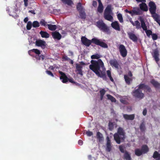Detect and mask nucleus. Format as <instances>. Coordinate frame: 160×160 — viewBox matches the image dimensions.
<instances>
[{
	"instance_id": "052dcab7",
	"label": "nucleus",
	"mask_w": 160,
	"mask_h": 160,
	"mask_svg": "<svg viewBox=\"0 0 160 160\" xmlns=\"http://www.w3.org/2000/svg\"><path fill=\"white\" fill-rule=\"evenodd\" d=\"M62 58L65 60L67 61L70 60V59L67 56H63Z\"/></svg>"
},
{
	"instance_id": "f8f14e48",
	"label": "nucleus",
	"mask_w": 160,
	"mask_h": 160,
	"mask_svg": "<svg viewBox=\"0 0 160 160\" xmlns=\"http://www.w3.org/2000/svg\"><path fill=\"white\" fill-rule=\"evenodd\" d=\"M59 73L61 75L60 77V78L61 80H62V82L63 83H66L68 81V78L63 72L59 71Z\"/></svg>"
},
{
	"instance_id": "3c124183",
	"label": "nucleus",
	"mask_w": 160,
	"mask_h": 160,
	"mask_svg": "<svg viewBox=\"0 0 160 160\" xmlns=\"http://www.w3.org/2000/svg\"><path fill=\"white\" fill-rule=\"evenodd\" d=\"M100 95H104L105 94L106 91L104 89H102V90L100 91Z\"/></svg>"
},
{
	"instance_id": "9d476101",
	"label": "nucleus",
	"mask_w": 160,
	"mask_h": 160,
	"mask_svg": "<svg viewBox=\"0 0 160 160\" xmlns=\"http://www.w3.org/2000/svg\"><path fill=\"white\" fill-rule=\"evenodd\" d=\"M142 23V28L143 30L145 31L147 36L148 37H150V35L152 34V32L150 30H147V26L145 23V22H143L142 20H141Z\"/></svg>"
},
{
	"instance_id": "ea45409f",
	"label": "nucleus",
	"mask_w": 160,
	"mask_h": 160,
	"mask_svg": "<svg viewBox=\"0 0 160 160\" xmlns=\"http://www.w3.org/2000/svg\"><path fill=\"white\" fill-rule=\"evenodd\" d=\"M108 128L110 131H112L114 128V124L113 122H109L108 123Z\"/></svg>"
},
{
	"instance_id": "09e8293b",
	"label": "nucleus",
	"mask_w": 160,
	"mask_h": 160,
	"mask_svg": "<svg viewBox=\"0 0 160 160\" xmlns=\"http://www.w3.org/2000/svg\"><path fill=\"white\" fill-rule=\"evenodd\" d=\"M152 38L153 40H156L158 38V35L155 33H153L152 34Z\"/></svg>"
},
{
	"instance_id": "a878e982",
	"label": "nucleus",
	"mask_w": 160,
	"mask_h": 160,
	"mask_svg": "<svg viewBox=\"0 0 160 160\" xmlns=\"http://www.w3.org/2000/svg\"><path fill=\"white\" fill-rule=\"evenodd\" d=\"M111 8V5H108L104 10V14H110L112 12Z\"/></svg>"
},
{
	"instance_id": "4468645a",
	"label": "nucleus",
	"mask_w": 160,
	"mask_h": 160,
	"mask_svg": "<svg viewBox=\"0 0 160 160\" xmlns=\"http://www.w3.org/2000/svg\"><path fill=\"white\" fill-rule=\"evenodd\" d=\"M139 9L143 11L147 12L148 10V7L145 3L142 2L139 4Z\"/></svg>"
},
{
	"instance_id": "20e7f679",
	"label": "nucleus",
	"mask_w": 160,
	"mask_h": 160,
	"mask_svg": "<svg viewBox=\"0 0 160 160\" xmlns=\"http://www.w3.org/2000/svg\"><path fill=\"white\" fill-rule=\"evenodd\" d=\"M113 137L118 144H119L121 142H123L125 139V134L123 129L121 128H119L117 132L114 134Z\"/></svg>"
},
{
	"instance_id": "603ef678",
	"label": "nucleus",
	"mask_w": 160,
	"mask_h": 160,
	"mask_svg": "<svg viewBox=\"0 0 160 160\" xmlns=\"http://www.w3.org/2000/svg\"><path fill=\"white\" fill-rule=\"evenodd\" d=\"M106 139L107 140L106 145H111V141L108 136L107 137Z\"/></svg>"
},
{
	"instance_id": "4c0bfd02",
	"label": "nucleus",
	"mask_w": 160,
	"mask_h": 160,
	"mask_svg": "<svg viewBox=\"0 0 160 160\" xmlns=\"http://www.w3.org/2000/svg\"><path fill=\"white\" fill-rule=\"evenodd\" d=\"M117 18L118 20L121 23H123V18L121 13H119L118 14Z\"/></svg>"
},
{
	"instance_id": "f3484780",
	"label": "nucleus",
	"mask_w": 160,
	"mask_h": 160,
	"mask_svg": "<svg viewBox=\"0 0 160 160\" xmlns=\"http://www.w3.org/2000/svg\"><path fill=\"white\" fill-rule=\"evenodd\" d=\"M123 117L126 120H132L135 118V115L134 114L130 115L124 114Z\"/></svg>"
},
{
	"instance_id": "a211bd4d",
	"label": "nucleus",
	"mask_w": 160,
	"mask_h": 160,
	"mask_svg": "<svg viewBox=\"0 0 160 160\" xmlns=\"http://www.w3.org/2000/svg\"><path fill=\"white\" fill-rule=\"evenodd\" d=\"M159 52L158 50L155 49L153 51V53L152 55L153 57L154 58V59L156 62H157L159 60Z\"/></svg>"
},
{
	"instance_id": "c756f323",
	"label": "nucleus",
	"mask_w": 160,
	"mask_h": 160,
	"mask_svg": "<svg viewBox=\"0 0 160 160\" xmlns=\"http://www.w3.org/2000/svg\"><path fill=\"white\" fill-rule=\"evenodd\" d=\"M98 6L97 8V11L100 13H102L103 10V6L102 2L98 3Z\"/></svg>"
},
{
	"instance_id": "2eb2a0df",
	"label": "nucleus",
	"mask_w": 160,
	"mask_h": 160,
	"mask_svg": "<svg viewBox=\"0 0 160 160\" xmlns=\"http://www.w3.org/2000/svg\"><path fill=\"white\" fill-rule=\"evenodd\" d=\"M52 37L54 39H57L58 40H59L62 38L61 35L58 32L55 31L52 32Z\"/></svg>"
},
{
	"instance_id": "13d9d810",
	"label": "nucleus",
	"mask_w": 160,
	"mask_h": 160,
	"mask_svg": "<svg viewBox=\"0 0 160 160\" xmlns=\"http://www.w3.org/2000/svg\"><path fill=\"white\" fill-rule=\"evenodd\" d=\"M23 1L24 2V5L25 7H27L28 6V0H23Z\"/></svg>"
},
{
	"instance_id": "bf43d9fd",
	"label": "nucleus",
	"mask_w": 160,
	"mask_h": 160,
	"mask_svg": "<svg viewBox=\"0 0 160 160\" xmlns=\"http://www.w3.org/2000/svg\"><path fill=\"white\" fill-rule=\"evenodd\" d=\"M147 110L146 108H144L142 112V114L144 116H145L147 114Z\"/></svg>"
},
{
	"instance_id": "680f3d73",
	"label": "nucleus",
	"mask_w": 160,
	"mask_h": 160,
	"mask_svg": "<svg viewBox=\"0 0 160 160\" xmlns=\"http://www.w3.org/2000/svg\"><path fill=\"white\" fill-rule=\"evenodd\" d=\"M83 142L81 140H79L78 141V144L79 145H82L83 144Z\"/></svg>"
},
{
	"instance_id": "8fccbe9b",
	"label": "nucleus",
	"mask_w": 160,
	"mask_h": 160,
	"mask_svg": "<svg viewBox=\"0 0 160 160\" xmlns=\"http://www.w3.org/2000/svg\"><path fill=\"white\" fill-rule=\"evenodd\" d=\"M46 72L48 75H50L52 77H54V76L53 74L52 73V72L47 70L46 71Z\"/></svg>"
},
{
	"instance_id": "dca6fc26",
	"label": "nucleus",
	"mask_w": 160,
	"mask_h": 160,
	"mask_svg": "<svg viewBox=\"0 0 160 160\" xmlns=\"http://www.w3.org/2000/svg\"><path fill=\"white\" fill-rule=\"evenodd\" d=\"M76 72H77V73L80 74L81 76L83 75L82 71V67L81 65L78 63L76 64Z\"/></svg>"
},
{
	"instance_id": "5701e85b",
	"label": "nucleus",
	"mask_w": 160,
	"mask_h": 160,
	"mask_svg": "<svg viewBox=\"0 0 160 160\" xmlns=\"http://www.w3.org/2000/svg\"><path fill=\"white\" fill-rule=\"evenodd\" d=\"M96 137L97 139L99 142H101L104 139L102 134L100 132H97Z\"/></svg>"
},
{
	"instance_id": "bb28decb",
	"label": "nucleus",
	"mask_w": 160,
	"mask_h": 160,
	"mask_svg": "<svg viewBox=\"0 0 160 160\" xmlns=\"http://www.w3.org/2000/svg\"><path fill=\"white\" fill-rule=\"evenodd\" d=\"M110 14H104V17L105 19L110 21H112L113 18Z\"/></svg>"
},
{
	"instance_id": "7c9ffc66",
	"label": "nucleus",
	"mask_w": 160,
	"mask_h": 160,
	"mask_svg": "<svg viewBox=\"0 0 160 160\" xmlns=\"http://www.w3.org/2000/svg\"><path fill=\"white\" fill-rule=\"evenodd\" d=\"M80 18L82 19H85L86 18L85 10L78 12Z\"/></svg>"
},
{
	"instance_id": "f03ea898",
	"label": "nucleus",
	"mask_w": 160,
	"mask_h": 160,
	"mask_svg": "<svg viewBox=\"0 0 160 160\" xmlns=\"http://www.w3.org/2000/svg\"><path fill=\"white\" fill-rule=\"evenodd\" d=\"M138 88L133 90L132 95L135 98L140 99H142L144 97V94L142 92L141 90H144L146 92H151L152 90L150 87L145 83H141L138 86Z\"/></svg>"
},
{
	"instance_id": "4be33fe9",
	"label": "nucleus",
	"mask_w": 160,
	"mask_h": 160,
	"mask_svg": "<svg viewBox=\"0 0 160 160\" xmlns=\"http://www.w3.org/2000/svg\"><path fill=\"white\" fill-rule=\"evenodd\" d=\"M123 159L125 160H132L130 154L127 151H125L123 155Z\"/></svg>"
},
{
	"instance_id": "338daca9",
	"label": "nucleus",
	"mask_w": 160,
	"mask_h": 160,
	"mask_svg": "<svg viewBox=\"0 0 160 160\" xmlns=\"http://www.w3.org/2000/svg\"><path fill=\"white\" fill-rule=\"evenodd\" d=\"M29 12H30L32 14H35V11L34 10H29L28 11Z\"/></svg>"
},
{
	"instance_id": "774afa93",
	"label": "nucleus",
	"mask_w": 160,
	"mask_h": 160,
	"mask_svg": "<svg viewBox=\"0 0 160 160\" xmlns=\"http://www.w3.org/2000/svg\"><path fill=\"white\" fill-rule=\"evenodd\" d=\"M28 20V18L27 17L25 18L24 19V21L25 22H27Z\"/></svg>"
},
{
	"instance_id": "c9c22d12",
	"label": "nucleus",
	"mask_w": 160,
	"mask_h": 160,
	"mask_svg": "<svg viewBox=\"0 0 160 160\" xmlns=\"http://www.w3.org/2000/svg\"><path fill=\"white\" fill-rule=\"evenodd\" d=\"M139 128L141 131L142 132H143L145 131L146 128L144 122H142L140 124Z\"/></svg>"
},
{
	"instance_id": "e433bc0d",
	"label": "nucleus",
	"mask_w": 160,
	"mask_h": 160,
	"mask_svg": "<svg viewBox=\"0 0 160 160\" xmlns=\"http://www.w3.org/2000/svg\"><path fill=\"white\" fill-rule=\"evenodd\" d=\"M61 1L63 3L69 6L73 4L72 1L71 0H61Z\"/></svg>"
},
{
	"instance_id": "412c9836",
	"label": "nucleus",
	"mask_w": 160,
	"mask_h": 160,
	"mask_svg": "<svg viewBox=\"0 0 160 160\" xmlns=\"http://www.w3.org/2000/svg\"><path fill=\"white\" fill-rule=\"evenodd\" d=\"M129 38L134 42H137L138 40V38L133 33L130 32L128 34Z\"/></svg>"
},
{
	"instance_id": "6e6552de",
	"label": "nucleus",
	"mask_w": 160,
	"mask_h": 160,
	"mask_svg": "<svg viewBox=\"0 0 160 160\" xmlns=\"http://www.w3.org/2000/svg\"><path fill=\"white\" fill-rule=\"evenodd\" d=\"M118 49L121 55L123 57H125L127 54V51L125 46L122 44H120Z\"/></svg>"
},
{
	"instance_id": "0eeeda50",
	"label": "nucleus",
	"mask_w": 160,
	"mask_h": 160,
	"mask_svg": "<svg viewBox=\"0 0 160 160\" xmlns=\"http://www.w3.org/2000/svg\"><path fill=\"white\" fill-rule=\"evenodd\" d=\"M125 11L126 12L131 14L132 16L133 15H140L142 14V12L138 8H134L132 11L126 9Z\"/></svg>"
},
{
	"instance_id": "de8ad7c7",
	"label": "nucleus",
	"mask_w": 160,
	"mask_h": 160,
	"mask_svg": "<svg viewBox=\"0 0 160 160\" xmlns=\"http://www.w3.org/2000/svg\"><path fill=\"white\" fill-rule=\"evenodd\" d=\"M106 150L107 151L110 152L111 150L112 146L111 145H106Z\"/></svg>"
},
{
	"instance_id": "69168bd1",
	"label": "nucleus",
	"mask_w": 160,
	"mask_h": 160,
	"mask_svg": "<svg viewBox=\"0 0 160 160\" xmlns=\"http://www.w3.org/2000/svg\"><path fill=\"white\" fill-rule=\"evenodd\" d=\"M33 52L32 49H31V50H29L28 51V53L29 55H30L31 56H32V53Z\"/></svg>"
},
{
	"instance_id": "39448f33",
	"label": "nucleus",
	"mask_w": 160,
	"mask_h": 160,
	"mask_svg": "<svg viewBox=\"0 0 160 160\" xmlns=\"http://www.w3.org/2000/svg\"><path fill=\"white\" fill-rule=\"evenodd\" d=\"M96 25L101 30L105 32L108 33L109 31V28L102 20L97 22Z\"/></svg>"
},
{
	"instance_id": "864d4df0",
	"label": "nucleus",
	"mask_w": 160,
	"mask_h": 160,
	"mask_svg": "<svg viewBox=\"0 0 160 160\" xmlns=\"http://www.w3.org/2000/svg\"><path fill=\"white\" fill-rule=\"evenodd\" d=\"M86 134L88 136H91L93 135V132H92L88 131L86 132Z\"/></svg>"
},
{
	"instance_id": "423d86ee",
	"label": "nucleus",
	"mask_w": 160,
	"mask_h": 160,
	"mask_svg": "<svg viewBox=\"0 0 160 160\" xmlns=\"http://www.w3.org/2000/svg\"><path fill=\"white\" fill-rule=\"evenodd\" d=\"M139 20L140 22L141 25H140V23L138 20L135 21L134 22L132 21L131 18L129 20L130 22L132 24V25L133 26H136V28L137 29H141L142 28V23L141 22V20H142L143 22H144L143 18H142L140 16L139 17Z\"/></svg>"
},
{
	"instance_id": "4d7b16f0",
	"label": "nucleus",
	"mask_w": 160,
	"mask_h": 160,
	"mask_svg": "<svg viewBox=\"0 0 160 160\" xmlns=\"http://www.w3.org/2000/svg\"><path fill=\"white\" fill-rule=\"evenodd\" d=\"M92 5L93 6L95 7L96 8L97 7V3L96 1H92Z\"/></svg>"
},
{
	"instance_id": "6ab92c4d",
	"label": "nucleus",
	"mask_w": 160,
	"mask_h": 160,
	"mask_svg": "<svg viewBox=\"0 0 160 160\" xmlns=\"http://www.w3.org/2000/svg\"><path fill=\"white\" fill-rule=\"evenodd\" d=\"M111 26L115 29L118 31L120 30L119 25L118 21H114L111 23Z\"/></svg>"
},
{
	"instance_id": "a19ab883",
	"label": "nucleus",
	"mask_w": 160,
	"mask_h": 160,
	"mask_svg": "<svg viewBox=\"0 0 160 160\" xmlns=\"http://www.w3.org/2000/svg\"><path fill=\"white\" fill-rule=\"evenodd\" d=\"M32 26L34 28H37L39 27L40 25L38 22L36 21L33 22Z\"/></svg>"
},
{
	"instance_id": "58836bf2",
	"label": "nucleus",
	"mask_w": 160,
	"mask_h": 160,
	"mask_svg": "<svg viewBox=\"0 0 160 160\" xmlns=\"http://www.w3.org/2000/svg\"><path fill=\"white\" fill-rule=\"evenodd\" d=\"M107 74L108 77L109 78L110 80L112 82H114V80L112 77L111 71L108 70L107 71Z\"/></svg>"
},
{
	"instance_id": "1a4fd4ad",
	"label": "nucleus",
	"mask_w": 160,
	"mask_h": 160,
	"mask_svg": "<svg viewBox=\"0 0 160 160\" xmlns=\"http://www.w3.org/2000/svg\"><path fill=\"white\" fill-rule=\"evenodd\" d=\"M149 7V11L151 14H155L156 11V6L155 3L152 1H150L148 4Z\"/></svg>"
},
{
	"instance_id": "f257e3e1",
	"label": "nucleus",
	"mask_w": 160,
	"mask_h": 160,
	"mask_svg": "<svg viewBox=\"0 0 160 160\" xmlns=\"http://www.w3.org/2000/svg\"><path fill=\"white\" fill-rule=\"evenodd\" d=\"M101 57L100 55L96 54L91 56L92 59H98L97 61L92 60L91 64L89 66V68L94 72L98 77L102 78L104 80H106L107 78L105 72V68L104 63L101 59H99Z\"/></svg>"
},
{
	"instance_id": "b1692460",
	"label": "nucleus",
	"mask_w": 160,
	"mask_h": 160,
	"mask_svg": "<svg viewBox=\"0 0 160 160\" xmlns=\"http://www.w3.org/2000/svg\"><path fill=\"white\" fill-rule=\"evenodd\" d=\"M124 78L125 79L126 83L128 85L130 84L131 82L132 81V79L131 78H130L126 75H124Z\"/></svg>"
},
{
	"instance_id": "9b49d317",
	"label": "nucleus",
	"mask_w": 160,
	"mask_h": 160,
	"mask_svg": "<svg viewBox=\"0 0 160 160\" xmlns=\"http://www.w3.org/2000/svg\"><path fill=\"white\" fill-rule=\"evenodd\" d=\"M46 42L41 40H38L36 42V45L38 47H40L42 49H44L46 47Z\"/></svg>"
},
{
	"instance_id": "2f4dec72",
	"label": "nucleus",
	"mask_w": 160,
	"mask_h": 160,
	"mask_svg": "<svg viewBox=\"0 0 160 160\" xmlns=\"http://www.w3.org/2000/svg\"><path fill=\"white\" fill-rule=\"evenodd\" d=\"M76 8L78 12L85 10L83 7L82 6L81 3L80 2H78L77 3L76 5Z\"/></svg>"
},
{
	"instance_id": "e2e57ef3",
	"label": "nucleus",
	"mask_w": 160,
	"mask_h": 160,
	"mask_svg": "<svg viewBox=\"0 0 160 160\" xmlns=\"http://www.w3.org/2000/svg\"><path fill=\"white\" fill-rule=\"evenodd\" d=\"M128 76H129L130 77H132V72L130 71H129L128 73Z\"/></svg>"
},
{
	"instance_id": "c85d7f7f",
	"label": "nucleus",
	"mask_w": 160,
	"mask_h": 160,
	"mask_svg": "<svg viewBox=\"0 0 160 160\" xmlns=\"http://www.w3.org/2000/svg\"><path fill=\"white\" fill-rule=\"evenodd\" d=\"M152 157L156 160H160V153L155 151L153 154Z\"/></svg>"
},
{
	"instance_id": "cd10ccee",
	"label": "nucleus",
	"mask_w": 160,
	"mask_h": 160,
	"mask_svg": "<svg viewBox=\"0 0 160 160\" xmlns=\"http://www.w3.org/2000/svg\"><path fill=\"white\" fill-rule=\"evenodd\" d=\"M39 33L43 38H48L49 37V34L45 31H41Z\"/></svg>"
},
{
	"instance_id": "393cba45",
	"label": "nucleus",
	"mask_w": 160,
	"mask_h": 160,
	"mask_svg": "<svg viewBox=\"0 0 160 160\" xmlns=\"http://www.w3.org/2000/svg\"><path fill=\"white\" fill-rule=\"evenodd\" d=\"M141 150L143 154L147 153L149 151V148L146 145H143L142 146Z\"/></svg>"
},
{
	"instance_id": "72a5a7b5",
	"label": "nucleus",
	"mask_w": 160,
	"mask_h": 160,
	"mask_svg": "<svg viewBox=\"0 0 160 160\" xmlns=\"http://www.w3.org/2000/svg\"><path fill=\"white\" fill-rule=\"evenodd\" d=\"M135 153L138 156H140L143 154L141 150L139 148H137L135 150Z\"/></svg>"
},
{
	"instance_id": "49530a36",
	"label": "nucleus",
	"mask_w": 160,
	"mask_h": 160,
	"mask_svg": "<svg viewBox=\"0 0 160 160\" xmlns=\"http://www.w3.org/2000/svg\"><path fill=\"white\" fill-rule=\"evenodd\" d=\"M32 52H34L35 53L39 55L40 54V51L37 49H32Z\"/></svg>"
},
{
	"instance_id": "0e129e2a",
	"label": "nucleus",
	"mask_w": 160,
	"mask_h": 160,
	"mask_svg": "<svg viewBox=\"0 0 160 160\" xmlns=\"http://www.w3.org/2000/svg\"><path fill=\"white\" fill-rule=\"evenodd\" d=\"M155 20L158 23H159V22H160V19L159 18V17L158 18H156V19H155Z\"/></svg>"
},
{
	"instance_id": "aec40b11",
	"label": "nucleus",
	"mask_w": 160,
	"mask_h": 160,
	"mask_svg": "<svg viewBox=\"0 0 160 160\" xmlns=\"http://www.w3.org/2000/svg\"><path fill=\"white\" fill-rule=\"evenodd\" d=\"M150 82L155 88H160V83L154 79L151 80L150 81Z\"/></svg>"
},
{
	"instance_id": "f704fd0d",
	"label": "nucleus",
	"mask_w": 160,
	"mask_h": 160,
	"mask_svg": "<svg viewBox=\"0 0 160 160\" xmlns=\"http://www.w3.org/2000/svg\"><path fill=\"white\" fill-rule=\"evenodd\" d=\"M107 97L108 99L110 100L112 102H115L116 100L115 98L110 94L107 95Z\"/></svg>"
},
{
	"instance_id": "5fc2aeb1",
	"label": "nucleus",
	"mask_w": 160,
	"mask_h": 160,
	"mask_svg": "<svg viewBox=\"0 0 160 160\" xmlns=\"http://www.w3.org/2000/svg\"><path fill=\"white\" fill-rule=\"evenodd\" d=\"M68 81L72 83H76V82L74 81L73 79L72 78H68Z\"/></svg>"
},
{
	"instance_id": "79ce46f5",
	"label": "nucleus",
	"mask_w": 160,
	"mask_h": 160,
	"mask_svg": "<svg viewBox=\"0 0 160 160\" xmlns=\"http://www.w3.org/2000/svg\"><path fill=\"white\" fill-rule=\"evenodd\" d=\"M32 26V24L31 22L30 21L28 22L27 23L26 26L27 29L28 30H30V29H31Z\"/></svg>"
},
{
	"instance_id": "473e14b6",
	"label": "nucleus",
	"mask_w": 160,
	"mask_h": 160,
	"mask_svg": "<svg viewBox=\"0 0 160 160\" xmlns=\"http://www.w3.org/2000/svg\"><path fill=\"white\" fill-rule=\"evenodd\" d=\"M47 25L48 29L51 31H54L57 28L56 25L48 24Z\"/></svg>"
},
{
	"instance_id": "ddd939ff",
	"label": "nucleus",
	"mask_w": 160,
	"mask_h": 160,
	"mask_svg": "<svg viewBox=\"0 0 160 160\" xmlns=\"http://www.w3.org/2000/svg\"><path fill=\"white\" fill-rule=\"evenodd\" d=\"M109 63L112 67H115L117 69H119L120 66L117 60L115 59L110 60L109 61Z\"/></svg>"
},
{
	"instance_id": "a18cd8bd",
	"label": "nucleus",
	"mask_w": 160,
	"mask_h": 160,
	"mask_svg": "<svg viewBox=\"0 0 160 160\" xmlns=\"http://www.w3.org/2000/svg\"><path fill=\"white\" fill-rule=\"evenodd\" d=\"M45 57L44 55H38V56L36 57V58L38 60H40L42 59V60H43L44 59Z\"/></svg>"
},
{
	"instance_id": "c03bdc74",
	"label": "nucleus",
	"mask_w": 160,
	"mask_h": 160,
	"mask_svg": "<svg viewBox=\"0 0 160 160\" xmlns=\"http://www.w3.org/2000/svg\"><path fill=\"white\" fill-rule=\"evenodd\" d=\"M119 148L120 152L122 153H125L124 150L125 149V148L123 146L121 145L119 146Z\"/></svg>"
},
{
	"instance_id": "7ed1b4c3",
	"label": "nucleus",
	"mask_w": 160,
	"mask_h": 160,
	"mask_svg": "<svg viewBox=\"0 0 160 160\" xmlns=\"http://www.w3.org/2000/svg\"><path fill=\"white\" fill-rule=\"evenodd\" d=\"M81 40L82 44L88 47H89L92 43L104 48H107L108 47L106 43L102 42L101 40L96 38H92L91 40H90L85 37H82Z\"/></svg>"
},
{
	"instance_id": "6e6d98bb",
	"label": "nucleus",
	"mask_w": 160,
	"mask_h": 160,
	"mask_svg": "<svg viewBox=\"0 0 160 160\" xmlns=\"http://www.w3.org/2000/svg\"><path fill=\"white\" fill-rule=\"evenodd\" d=\"M152 17L154 19H156L157 18H158L159 16L158 14H156L155 12V14H152Z\"/></svg>"
},
{
	"instance_id": "37998d69",
	"label": "nucleus",
	"mask_w": 160,
	"mask_h": 160,
	"mask_svg": "<svg viewBox=\"0 0 160 160\" xmlns=\"http://www.w3.org/2000/svg\"><path fill=\"white\" fill-rule=\"evenodd\" d=\"M40 24L42 26L46 27L47 26V22H45V20L43 19H42V20L40 22Z\"/></svg>"
}]
</instances>
